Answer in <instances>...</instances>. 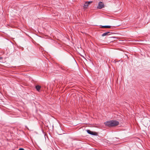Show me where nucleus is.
<instances>
[{
    "label": "nucleus",
    "instance_id": "obj_10",
    "mask_svg": "<svg viewBox=\"0 0 150 150\" xmlns=\"http://www.w3.org/2000/svg\"><path fill=\"white\" fill-rule=\"evenodd\" d=\"M2 57H0V61L2 59Z\"/></svg>",
    "mask_w": 150,
    "mask_h": 150
},
{
    "label": "nucleus",
    "instance_id": "obj_4",
    "mask_svg": "<svg viewBox=\"0 0 150 150\" xmlns=\"http://www.w3.org/2000/svg\"><path fill=\"white\" fill-rule=\"evenodd\" d=\"M111 33V32H106V33H103L102 35V36H103V37H104L105 36H106V35H109L110 34V33Z\"/></svg>",
    "mask_w": 150,
    "mask_h": 150
},
{
    "label": "nucleus",
    "instance_id": "obj_6",
    "mask_svg": "<svg viewBox=\"0 0 150 150\" xmlns=\"http://www.w3.org/2000/svg\"><path fill=\"white\" fill-rule=\"evenodd\" d=\"M101 28H111L112 27L110 25L101 26Z\"/></svg>",
    "mask_w": 150,
    "mask_h": 150
},
{
    "label": "nucleus",
    "instance_id": "obj_9",
    "mask_svg": "<svg viewBox=\"0 0 150 150\" xmlns=\"http://www.w3.org/2000/svg\"><path fill=\"white\" fill-rule=\"evenodd\" d=\"M19 150H24V149L23 148H20Z\"/></svg>",
    "mask_w": 150,
    "mask_h": 150
},
{
    "label": "nucleus",
    "instance_id": "obj_2",
    "mask_svg": "<svg viewBox=\"0 0 150 150\" xmlns=\"http://www.w3.org/2000/svg\"><path fill=\"white\" fill-rule=\"evenodd\" d=\"M104 7V5L103 3L101 2H100L97 8L100 9H101Z\"/></svg>",
    "mask_w": 150,
    "mask_h": 150
},
{
    "label": "nucleus",
    "instance_id": "obj_1",
    "mask_svg": "<svg viewBox=\"0 0 150 150\" xmlns=\"http://www.w3.org/2000/svg\"><path fill=\"white\" fill-rule=\"evenodd\" d=\"M119 124V122L118 121L113 120L106 121L104 122L105 125L109 127L115 126L118 125Z\"/></svg>",
    "mask_w": 150,
    "mask_h": 150
},
{
    "label": "nucleus",
    "instance_id": "obj_7",
    "mask_svg": "<svg viewBox=\"0 0 150 150\" xmlns=\"http://www.w3.org/2000/svg\"><path fill=\"white\" fill-rule=\"evenodd\" d=\"M90 134L93 135H97V134L96 132H93L91 131Z\"/></svg>",
    "mask_w": 150,
    "mask_h": 150
},
{
    "label": "nucleus",
    "instance_id": "obj_3",
    "mask_svg": "<svg viewBox=\"0 0 150 150\" xmlns=\"http://www.w3.org/2000/svg\"><path fill=\"white\" fill-rule=\"evenodd\" d=\"M91 3H92V1H88V2L86 1V2L83 5V7L84 8H87L89 4Z\"/></svg>",
    "mask_w": 150,
    "mask_h": 150
},
{
    "label": "nucleus",
    "instance_id": "obj_8",
    "mask_svg": "<svg viewBox=\"0 0 150 150\" xmlns=\"http://www.w3.org/2000/svg\"><path fill=\"white\" fill-rule=\"evenodd\" d=\"M86 131H87V132L88 134H90V133H91V131H90V130H89V129H87V130H86Z\"/></svg>",
    "mask_w": 150,
    "mask_h": 150
},
{
    "label": "nucleus",
    "instance_id": "obj_5",
    "mask_svg": "<svg viewBox=\"0 0 150 150\" xmlns=\"http://www.w3.org/2000/svg\"><path fill=\"white\" fill-rule=\"evenodd\" d=\"M35 88H36L37 90V91H39L40 90V89L41 86L39 85H37L35 86Z\"/></svg>",
    "mask_w": 150,
    "mask_h": 150
}]
</instances>
